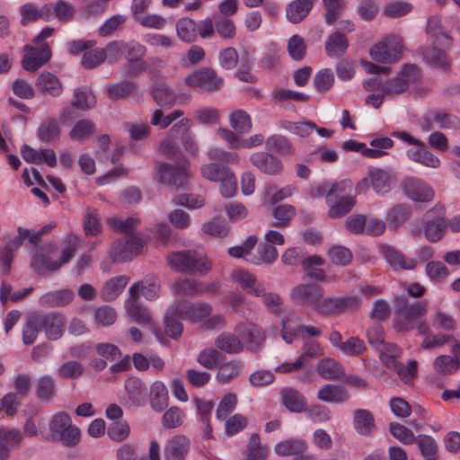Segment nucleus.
<instances>
[{
    "mask_svg": "<svg viewBox=\"0 0 460 460\" xmlns=\"http://www.w3.org/2000/svg\"><path fill=\"white\" fill-rule=\"evenodd\" d=\"M394 326L398 332L417 329L420 334L429 332V326L424 321L428 312V302L409 303L406 297L398 296L394 299Z\"/></svg>",
    "mask_w": 460,
    "mask_h": 460,
    "instance_id": "f257e3e1",
    "label": "nucleus"
},
{
    "mask_svg": "<svg viewBox=\"0 0 460 460\" xmlns=\"http://www.w3.org/2000/svg\"><path fill=\"white\" fill-rule=\"evenodd\" d=\"M353 183L350 180H342L330 187L323 184L317 188V195H325L331 218H341L349 213L356 205L355 197L350 195Z\"/></svg>",
    "mask_w": 460,
    "mask_h": 460,
    "instance_id": "f03ea898",
    "label": "nucleus"
},
{
    "mask_svg": "<svg viewBox=\"0 0 460 460\" xmlns=\"http://www.w3.org/2000/svg\"><path fill=\"white\" fill-rule=\"evenodd\" d=\"M166 260L173 270L181 273L205 276L212 268L206 255L196 250L172 252Z\"/></svg>",
    "mask_w": 460,
    "mask_h": 460,
    "instance_id": "7ed1b4c3",
    "label": "nucleus"
},
{
    "mask_svg": "<svg viewBox=\"0 0 460 460\" xmlns=\"http://www.w3.org/2000/svg\"><path fill=\"white\" fill-rule=\"evenodd\" d=\"M199 171L204 179L220 182V193L225 198H232L236 193V177L229 167L213 161L201 165Z\"/></svg>",
    "mask_w": 460,
    "mask_h": 460,
    "instance_id": "20e7f679",
    "label": "nucleus"
},
{
    "mask_svg": "<svg viewBox=\"0 0 460 460\" xmlns=\"http://www.w3.org/2000/svg\"><path fill=\"white\" fill-rule=\"evenodd\" d=\"M323 288L315 283L298 284L290 292L291 299L302 306L312 307L317 314H325L328 297Z\"/></svg>",
    "mask_w": 460,
    "mask_h": 460,
    "instance_id": "39448f33",
    "label": "nucleus"
},
{
    "mask_svg": "<svg viewBox=\"0 0 460 460\" xmlns=\"http://www.w3.org/2000/svg\"><path fill=\"white\" fill-rule=\"evenodd\" d=\"M185 84L201 93H214L223 87L224 80L213 68L202 67L186 76Z\"/></svg>",
    "mask_w": 460,
    "mask_h": 460,
    "instance_id": "423d86ee",
    "label": "nucleus"
},
{
    "mask_svg": "<svg viewBox=\"0 0 460 460\" xmlns=\"http://www.w3.org/2000/svg\"><path fill=\"white\" fill-rule=\"evenodd\" d=\"M420 78V68L415 65H405L402 70L394 78L388 80L384 87V94L398 95L403 93L411 84H414Z\"/></svg>",
    "mask_w": 460,
    "mask_h": 460,
    "instance_id": "0eeeda50",
    "label": "nucleus"
},
{
    "mask_svg": "<svg viewBox=\"0 0 460 460\" xmlns=\"http://www.w3.org/2000/svg\"><path fill=\"white\" fill-rule=\"evenodd\" d=\"M402 40L395 36L386 37L383 41L374 45L369 54L373 60L382 63L397 61L402 53Z\"/></svg>",
    "mask_w": 460,
    "mask_h": 460,
    "instance_id": "6e6552de",
    "label": "nucleus"
},
{
    "mask_svg": "<svg viewBox=\"0 0 460 460\" xmlns=\"http://www.w3.org/2000/svg\"><path fill=\"white\" fill-rule=\"evenodd\" d=\"M158 181L164 184L183 188L189 179V164L183 163L181 164H171L161 163L157 167Z\"/></svg>",
    "mask_w": 460,
    "mask_h": 460,
    "instance_id": "1a4fd4ad",
    "label": "nucleus"
},
{
    "mask_svg": "<svg viewBox=\"0 0 460 460\" xmlns=\"http://www.w3.org/2000/svg\"><path fill=\"white\" fill-rule=\"evenodd\" d=\"M144 247V242L137 237H124L112 243L110 255L114 262L130 261L139 254Z\"/></svg>",
    "mask_w": 460,
    "mask_h": 460,
    "instance_id": "9d476101",
    "label": "nucleus"
},
{
    "mask_svg": "<svg viewBox=\"0 0 460 460\" xmlns=\"http://www.w3.org/2000/svg\"><path fill=\"white\" fill-rule=\"evenodd\" d=\"M447 223L443 208H434L424 215V234L432 243L439 241L445 234Z\"/></svg>",
    "mask_w": 460,
    "mask_h": 460,
    "instance_id": "9b49d317",
    "label": "nucleus"
},
{
    "mask_svg": "<svg viewBox=\"0 0 460 460\" xmlns=\"http://www.w3.org/2000/svg\"><path fill=\"white\" fill-rule=\"evenodd\" d=\"M22 66L24 70L34 72L50 60L51 49L49 44L25 45Z\"/></svg>",
    "mask_w": 460,
    "mask_h": 460,
    "instance_id": "f8f14e48",
    "label": "nucleus"
},
{
    "mask_svg": "<svg viewBox=\"0 0 460 460\" xmlns=\"http://www.w3.org/2000/svg\"><path fill=\"white\" fill-rule=\"evenodd\" d=\"M250 162L260 172L267 175H279L283 170L280 159L267 152H255L252 154Z\"/></svg>",
    "mask_w": 460,
    "mask_h": 460,
    "instance_id": "ddd939ff",
    "label": "nucleus"
},
{
    "mask_svg": "<svg viewBox=\"0 0 460 460\" xmlns=\"http://www.w3.org/2000/svg\"><path fill=\"white\" fill-rule=\"evenodd\" d=\"M179 316L182 320H190L191 322H199L208 316L212 308L208 303L192 304L188 301H179L175 303Z\"/></svg>",
    "mask_w": 460,
    "mask_h": 460,
    "instance_id": "4468645a",
    "label": "nucleus"
},
{
    "mask_svg": "<svg viewBox=\"0 0 460 460\" xmlns=\"http://www.w3.org/2000/svg\"><path fill=\"white\" fill-rule=\"evenodd\" d=\"M403 190L409 199L417 202H428L434 197L433 190L417 178H407L403 181Z\"/></svg>",
    "mask_w": 460,
    "mask_h": 460,
    "instance_id": "2eb2a0df",
    "label": "nucleus"
},
{
    "mask_svg": "<svg viewBox=\"0 0 460 460\" xmlns=\"http://www.w3.org/2000/svg\"><path fill=\"white\" fill-rule=\"evenodd\" d=\"M190 448V440L184 435L172 437L164 447V460H185Z\"/></svg>",
    "mask_w": 460,
    "mask_h": 460,
    "instance_id": "dca6fc26",
    "label": "nucleus"
},
{
    "mask_svg": "<svg viewBox=\"0 0 460 460\" xmlns=\"http://www.w3.org/2000/svg\"><path fill=\"white\" fill-rule=\"evenodd\" d=\"M40 329L44 330L49 340H57L61 337L64 328V316L59 314H46L36 315Z\"/></svg>",
    "mask_w": 460,
    "mask_h": 460,
    "instance_id": "f3484780",
    "label": "nucleus"
},
{
    "mask_svg": "<svg viewBox=\"0 0 460 460\" xmlns=\"http://www.w3.org/2000/svg\"><path fill=\"white\" fill-rule=\"evenodd\" d=\"M36 87L41 93L52 97H58L63 93L61 81L54 74L48 71H43L38 75Z\"/></svg>",
    "mask_w": 460,
    "mask_h": 460,
    "instance_id": "a211bd4d",
    "label": "nucleus"
},
{
    "mask_svg": "<svg viewBox=\"0 0 460 460\" xmlns=\"http://www.w3.org/2000/svg\"><path fill=\"white\" fill-rule=\"evenodd\" d=\"M107 95L111 101L139 96L137 84L131 80H121L111 84L107 88Z\"/></svg>",
    "mask_w": 460,
    "mask_h": 460,
    "instance_id": "6ab92c4d",
    "label": "nucleus"
},
{
    "mask_svg": "<svg viewBox=\"0 0 460 460\" xmlns=\"http://www.w3.org/2000/svg\"><path fill=\"white\" fill-rule=\"evenodd\" d=\"M160 291V284L156 278L146 277L141 281L134 283L128 290L130 296H137L139 299V294L148 300H153L157 297Z\"/></svg>",
    "mask_w": 460,
    "mask_h": 460,
    "instance_id": "aec40b11",
    "label": "nucleus"
},
{
    "mask_svg": "<svg viewBox=\"0 0 460 460\" xmlns=\"http://www.w3.org/2000/svg\"><path fill=\"white\" fill-rule=\"evenodd\" d=\"M361 304V299L358 296H328L327 306L324 315H333L341 314L348 310L358 308Z\"/></svg>",
    "mask_w": 460,
    "mask_h": 460,
    "instance_id": "412c9836",
    "label": "nucleus"
},
{
    "mask_svg": "<svg viewBox=\"0 0 460 460\" xmlns=\"http://www.w3.org/2000/svg\"><path fill=\"white\" fill-rule=\"evenodd\" d=\"M349 397L345 387L332 384L324 385L317 393L318 400L331 403H344Z\"/></svg>",
    "mask_w": 460,
    "mask_h": 460,
    "instance_id": "4be33fe9",
    "label": "nucleus"
},
{
    "mask_svg": "<svg viewBox=\"0 0 460 460\" xmlns=\"http://www.w3.org/2000/svg\"><path fill=\"white\" fill-rule=\"evenodd\" d=\"M353 427L361 436H367L376 429L373 413L366 409H358L353 412Z\"/></svg>",
    "mask_w": 460,
    "mask_h": 460,
    "instance_id": "5701e85b",
    "label": "nucleus"
},
{
    "mask_svg": "<svg viewBox=\"0 0 460 460\" xmlns=\"http://www.w3.org/2000/svg\"><path fill=\"white\" fill-rule=\"evenodd\" d=\"M399 357L380 356L381 361L386 366L388 369L395 371L399 377L405 382H409L415 376L417 372V362L411 361L405 367L401 362L397 360Z\"/></svg>",
    "mask_w": 460,
    "mask_h": 460,
    "instance_id": "b1692460",
    "label": "nucleus"
},
{
    "mask_svg": "<svg viewBox=\"0 0 460 460\" xmlns=\"http://www.w3.org/2000/svg\"><path fill=\"white\" fill-rule=\"evenodd\" d=\"M151 94L154 101L161 108L170 109L177 102L176 93L164 83L155 84Z\"/></svg>",
    "mask_w": 460,
    "mask_h": 460,
    "instance_id": "393cba45",
    "label": "nucleus"
},
{
    "mask_svg": "<svg viewBox=\"0 0 460 460\" xmlns=\"http://www.w3.org/2000/svg\"><path fill=\"white\" fill-rule=\"evenodd\" d=\"M316 371L321 377L327 380H341L345 377L343 367L330 358L320 360L316 366Z\"/></svg>",
    "mask_w": 460,
    "mask_h": 460,
    "instance_id": "a878e982",
    "label": "nucleus"
},
{
    "mask_svg": "<svg viewBox=\"0 0 460 460\" xmlns=\"http://www.w3.org/2000/svg\"><path fill=\"white\" fill-rule=\"evenodd\" d=\"M307 444L304 439L297 438H290L283 441L279 442L275 447V453L282 457L298 456L305 453L307 450Z\"/></svg>",
    "mask_w": 460,
    "mask_h": 460,
    "instance_id": "bb28decb",
    "label": "nucleus"
},
{
    "mask_svg": "<svg viewBox=\"0 0 460 460\" xmlns=\"http://www.w3.org/2000/svg\"><path fill=\"white\" fill-rule=\"evenodd\" d=\"M371 185L376 193L384 195L391 190L392 176L389 172L372 167L367 172Z\"/></svg>",
    "mask_w": 460,
    "mask_h": 460,
    "instance_id": "cd10ccee",
    "label": "nucleus"
},
{
    "mask_svg": "<svg viewBox=\"0 0 460 460\" xmlns=\"http://www.w3.org/2000/svg\"><path fill=\"white\" fill-rule=\"evenodd\" d=\"M283 405L292 412H301L305 409L306 400L303 394L295 388L286 387L280 392Z\"/></svg>",
    "mask_w": 460,
    "mask_h": 460,
    "instance_id": "c85d7f7f",
    "label": "nucleus"
},
{
    "mask_svg": "<svg viewBox=\"0 0 460 460\" xmlns=\"http://www.w3.org/2000/svg\"><path fill=\"white\" fill-rule=\"evenodd\" d=\"M315 0H294L286 9L287 19L292 23L303 21L312 10Z\"/></svg>",
    "mask_w": 460,
    "mask_h": 460,
    "instance_id": "c756f323",
    "label": "nucleus"
},
{
    "mask_svg": "<svg viewBox=\"0 0 460 460\" xmlns=\"http://www.w3.org/2000/svg\"><path fill=\"white\" fill-rule=\"evenodd\" d=\"M128 316L139 324H152V316L137 296H130L125 305Z\"/></svg>",
    "mask_w": 460,
    "mask_h": 460,
    "instance_id": "7c9ffc66",
    "label": "nucleus"
},
{
    "mask_svg": "<svg viewBox=\"0 0 460 460\" xmlns=\"http://www.w3.org/2000/svg\"><path fill=\"white\" fill-rule=\"evenodd\" d=\"M20 13L22 15L21 24L23 26L40 19L46 22L49 21V8L47 7L46 4L42 7L38 8L35 4L27 3L21 6Z\"/></svg>",
    "mask_w": 460,
    "mask_h": 460,
    "instance_id": "2f4dec72",
    "label": "nucleus"
},
{
    "mask_svg": "<svg viewBox=\"0 0 460 460\" xmlns=\"http://www.w3.org/2000/svg\"><path fill=\"white\" fill-rule=\"evenodd\" d=\"M383 252L388 263L396 270H413L417 265L415 259L407 258L394 248L385 247Z\"/></svg>",
    "mask_w": 460,
    "mask_h": 460,
    "instance_id": "473e14b6",
    "label": "nucleus"
},
{
    "mask_svg": "<svg viewBox=\"0 0 460 460\" xmlns=\"http://www.w3.org/2000/svg\"><path fill=\"white\" fill-rule=\"evenodd\" d=\"M349 47L346 36L339 31L332 33L325 41V51L332 58L342 57Z\"/></svg>",
    "mask_w": 460,
    "mask_h": 460,
    "instance_id": "72a5a7b5",
    "label": "nucleus"
},
{
    "mask_svg": "<svg viewBox=\"0 0 460 460\" xmlns=\"http://www.w3.org/2000/svg\"><path fill=\"white\" fill-rule=\"evenodd\" d=\"M411 217V208L405 204H396L387 212L386 222L390 227L398 228Z\"/></svg>",
    "mask_w": 460,
    "mask_h": 460,
    "instance_id": "f704fd0d",
    "label": "nucleus"
},
{
    "mask_svg": "<svg viewBox=\"0 0 460 460\" xmlns=\"http://www.w3.org/2000/svg\"><path fill=\"white\" fill-rule=\"evenodd\" d=\"M232 279L238 284L242 289L246 290L249 294L255 295L257 288L261 287V283L258 282L256 277L250 272L236 269L232 272Z\"/></svg>",
    "mask_w": 460,
    "mask_h": 460,
    "instance_id": "c9c22d12",
    "label": "nucleus"
},
{
    "mask_svg": "<svg viewBox=\"0 0 460 460\" xmlns=\"http://www.w3.org/2000/svg\"><path fill=\"white\" fill-rule=\"evenodd\" d=\"M254 296L261 297L263 305L271 314L279 315L283 313V300L281 296L276 292H268L263 284L260 288H257Z\"/></svg>",
    "mask_w": 460,
    "mask_h": 460,
    "instance_id": "e433bc0d",
    "label": "nucleus"
},
{
    "mask_svg": "<svg viewBox=\"0 0 460 460\" xmlns=\"http://www.w3.org/2000/svg\"><path fill=\"white\" fill-rule=\"evenodd\" d=\"M46 4L49 8V21L52 18H57L58 21L67 22L73 18L75 13V5L64 0Z\"/></svg>",
    "mask_w": 460,
    "mask_h": 460,
    "instance_id": "4c0bfd02",
    "label": "nucleus"
},
{
    "mask_svg": "<svg viewBox=\"0 0 460 460\" xmlns=\"http://www.w3.org/2000/svg\"><path fill=\"white\" fill-rule=\"evenodd\" d=\"M216 347L228 354H238L243 349L240 339L230 332L221 333L215 341Z\"/></svg>",
    "mask_w": 460,
    "mask_h": 460,
    "instance_id": "58836bf2",
    "label": "nucleus"
},
{
    "mask_svg": "<svg viewBox=\"0 0 460 460\" xmlns=\"http://www.w3.org/2000/svg\"><path fill=\"white\" fill-rule=\"evenodd\" d=\"M74 296L73 291L61 289L46 293L40 297V302L42 305L49 307L65 306L72 302Z\"/></svg>",
    "mask_w": 460,
    "mask_h": 460,
    "instance_id": "ea45409f",
    "label": "nucleus"
},
{
    "mask_svg": "<svg viewBox=\"0 0 460 460\" xmlns=\"http://www.w3.org/2000/svg\"><path fill=\"white\" fill-rule=\"evenodd\" d=\"M95 103V97L88 87L83 86L75 90L74 98L71 101L72 107L84 111L94 107Z\"/></svg>",
    "mask_w": 460,
    "mask_h": 460,
    "instance_id": "a19ab883",
    "label": "nucleus"
},
{
    "mask_svg": "<svg viewBox=\"0 0 460 460\" xmlns=\"http://www.w3.org/2000/svg\"><path fill=\"white\" fill-rule=\"evenodd\" d=\"M240 335L247 342V349L254 352L260 350L265 341L264 332L256 325L245 327Z\"/></svg>",
    "mask_w": 460,
    "mask_h": 460,
    "instance_id": "79ce46f5",
    "label": "nucleus"
},
{
    "mask_svg": "<svg viewBox=\"0 0 460 460\" xmlns=\"http://www.w3.org/2000/svg\"><path fill=\"white\" fill-rule=\"evenodd\" d=\"M201 281L190 278L179 279L172 285V290L175 294L185 296H201Z\"/></svg>",
    "mask_w": 460,
    "mask_h": 460,
    "instance_id": "37998d69",
    "label": "nucleus"
},
{
    "mask_svg": "<svg viewBox=\"0 0 460 460\" xmlns=\"http://www.w3.org/2000/svg\"><path fill=\"white\" fill-rule=\"evenodd\" d=\"M177 306L175 304L166 312L164 317L165 332L171 338L177 339L182 332V324L180 322Z\"/></svg>",
    "mask_w": 460,
    "mask_h": 460,
    "instance_id": "c03bdc74",
    "label": "nucleus"
},
{
    "mask_svg": "<svg viewBox=\"0 0 460 460\" xmlns=\"http://www.w3.org/2000/svg\"><path fill=\"white\" fill-rule=\"evenodd\" d=\"M295 191L296 188L291 185L278 190L275 184L270 183L265 186L263 193L266 202L274 205L292 196Z\"/></svg>",
    "mask_w": 460,
    "mask_h": 460,
    "instance_id": "a18cd8bd",
    "label": "nucleus"
},
{
    "mask_svg": "<svg viewBox=\"0 0 460 460\" xmlns=\"http://www.w3.org/2000/svg\"><path fill=\"white\" fill-rule=\"evenodd\" d=\"M95 133V124L87 119L78 120L69 132V137L75 141H84Z\"/></svg>",
    "mask_w": 460,
    "mask_h": 460,
    "instance_id": "49530a36",
    "label": "nucleus"
},
{
    "mask_svg": "<svg viewBox=\"0 0 460 460\" xmlns=\"http://www.w3.org/2000/svg\"><path fill=\"white\" fill-rule=\"evenodd\" d=\"M151 406L156 411H162L168 404V392L165 385L159 381L151 386Z\"/></svg>",
    "mask_w": 460,
    "mask_h": 460,
    "instance_id": "de8ad7c7",
    "label": "nucleus"
},
{
    "mask_svg": "<svg viewBox=\"0 0 460 460\" xmlns=\"http://www.w3.org/2000/svg\"><path fill=\"white\" fill-rule=\"evenodd\" d=\"M431 326L445 332H454L456 328V319L448 313L438 308L430 316Z\"/></svg>",
    "mask_w": 460,
    "mask_h": 460,
    "instance_id": "09e8293b",
    "label": "nucleus"
},
{
    "mask_svg": "<svg viewBox=\"0 0 460 460\" xmlns=\"http://www.w3.org/2000/svg\"><path fill=\"white\" fill-rule=\"evenodd\" d=\"M407 155L412 161L428 167L437 168L440 164L439 159L429 151L423 148L422 145L418 146L417 148L408 150Z\"/></svg>",
    "mask_w": 460,
    "mask_h": 460,
    "instance_id": "8fccbe9b",
    "label": "nucleus"
},
{
    "mask_svg": "<svg viewBox=\"0 0 460 460\" xmlns=\"http://www.w3.org/2000/svg\"><path fill=\"white\" fill-rule=\"evenodd\" d=\"M128 279L125 276H118L109 279L103 286L102 293L104 300H114L127 286Z\"/></svg>",
    "mask_w": 460,
    "mask_h": 460,
    "instance_id": "3c124183",
    "label": "nucleus"
},
{
    "mask_svg": "<svg viewBox=\"0 0 460 460\" xmlns=\"http://www.w3.org/2000/svg\"><path fill=\"white\" fill-rule=\"evenodd\" d=\"M257 254L247 258V261L253 264H271L278 258L277 249L269 243H261L257 248Z\"/></svg>",
    "mask_w": 460,
    "mask_h": 460,
    "instance_id": "603ef678",
    "label": "nucleus"
},
{
    "mask_svg": "<svg viewBox=\"0 0 460 460\" xmlns=\"http://www.w3.org/2000/svg\"><path fill=\"white\" fill-rule=\"evenodd\" d=\"M230 125L236 133L243 134L252 129V122L245 111L237 110L230 114Z\"/></svg>",
    "mask_w": 460,
    "mask_h": 460,
    "instance_id": "864d4df0",
    "label": "nucleus"
},
{
    "mask_svg": "<svg viewBox=\"0 0 460 460\" xmlns=\"http://www.w3.org/2000/svg\"><path fill=\"white\" fill-rule=\"evenodd\" d=\"M421 54L424 60L432 66L442 69H447L450 66V61L446 53L434 46L423 49Z\"/></svg>",
    "mask_w": 460,
    "mask_h": 460,
    "instance_id": "5fc2aeb1",
    "label": "nucleus"
},
{
    "mask_svg": "<svg viewBox=\"0 0 460 460\" xmlns=\"http://www.w3.org/2000/svg\"><path fill=\"white\" fill-rule=\"evenodd\" d=\"M268 449L261 446V438L257 433H252L250 437L246 457L247 460H266Z\"/></svg>",
    "mask_w": 460,
    "mask_h": 460,
    "instance_id": "6e6d98bb",
    "label": "nucleus"
},
{
    "mask_svg": "<svg viewBox=\"0 0 460 460\" xmlns=\"http://www.w3.org/2000/svg\"><path fill=\"white\" fill-rule=\"evenodd\" d=\"M59 127L55 119H48L37 130L40 140L46 143L57 140L59 137Z\"/></svg>",
    "mask_w": 460,
    "mask_h": 460,
    "instance_id": "4d7b16f0",
    "label": "nucleus"
},
{
    "mask_svg": "<svg viewBox=\"0 0 460 460\" xmlns=\"http://www.w3.org/2000/svg\"><path fill=\"white\" fill-rule=\"evenodd\" d=\"M208 156L211 161H217L225 164H239L241 157L238 153L226 151L221 147H213L208 150Z\"/></svg>",
    "mask_w": 460,
    "mask_h": 460,
    "instance_id": "13d9d810",
    "label": "nucleus"
},
{
    "mask_svg": "<svg viewBox=\"0 0 460 460\" xmlns=\"http://www.w3.org/2000/svg\"><path fill=\"white\" fill-rule=\"evenodd\" d=\"M178 37L185 42H192L197 37V24L189 18L180 19L176 23Z\"/></svg>",
    "mask_w": 460,
    "mask_h": 460,
    "instance_id": "bf43d9fd",
    "label": "nucleus"
},
{
    "mask_svg": "<svg viewBox=\"0 0 460 460\" xmlns=\"http://www.w3.org/2000/svg\"><path fill=\"white\" fill-rule=\"evenodd\" d=\"M242 363L238 360H232L219 366L217 379L219 383H228L239 375Z\"/></svg>",
    "mask_w": 460,
    "mask_h": 460,
    "instance_id": "052dcab7",
    "label": "nucleus"
},
{
    "mask_svg": "<svg viewBox=\"0 0 460 460\" xmlns=\"http://www.w3.org/2000/svg\"><path fill=\"white\" fill-rule=\"evenodd\" d=\"M393 145L394 141L390 137L374 138L370 142L371 148L367 147V149H364L365 156L369 158L382 157L386 155V152L383 151V149L391 148Z\"/></svg>",
    "mask_w": 460,
    "mask_h": 460,
    "instance_id": "680f3d73",
    "label": "nucleus"
},
{
    "mask_svg": "<svg viewBox=\"0 0 460 460\" xmlns=\"http://www.w3.org/2000/svg\"><path fill=\"white\" fill-rule=\"evenodd\" d=\"M272 215L274 217L273 226L284 227L287 226L289 221L295 217L296 209L291 205H279L273 209Z\"/></svg>",
    "mask_w": 460,
    "mask_h": 460,
    "instance_id": "e2e57ef3",
    "label": "nucleus"
},
{
    "mask_svg": "<svg viewBox=\"0 0 460 460\" xmlns=\"http://www.w3.org/2000/svg\"><path fill=\"white\" fill-rule=\"evenodd\" d=\"M266 148L270 151H276L281 155H292L294 149L287 137L280 135H272L266 140Z\"/></svg>",
    "mask_w": 460,
    "mask_h": 460,
    "instance_id": "0e129e2a",
    "label": "nucleus"
},
{
    "mask_svg": "<svg viewBox=\"0 0 460 460\" xmlns=\"http://www.w3.org/2000/svg\"><path fill=\"white\" fill-rule=\"evenodd\" d=\"M55 393V380L52 376H44L37 380L36 394L40 399L49 401Z\"/></svg>",
    "mask_w": 460,
    "mask_h": 460,
    "instance_id": "69168bd1",
    "label": "nucleus"
},
{
    "mask_svg": "<svg viewBox=\"0 0 460 460\" xmlns=\"http://www.w3.org/2000/svg\"><path fill=\"white\" fill-rule=\"evenodd\" d=\"M288 52L289 56L296 61L304 59L306 54V44L304 39L296 34L293 35L288 41Z\"/></svg>",
    "mask_w": 460,
    "mask_h": 460,
    "instance_id": "338daca9",
    "label": "nucleus"
},
{
    "mask_svg": "<svg viewBox=\"0 0 460 460\" xmlns=\"http://www.w3.org/2000/svg\"><path fill=\"white\" fill-rule=\"evenodd\" d=\"M71 425V419L67 413L61 411L55 414L49 422V430L52 439H55Z\"/></svg>",
    "mask_w": 460,
    "mask_h": 460,
    "instance_id": "774afa93",
    "label": "nucleus"
}]
</instances>
